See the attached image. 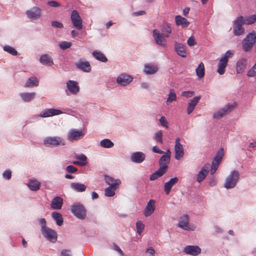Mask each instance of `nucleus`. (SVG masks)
<instances>
[{
	"label": "nucleus",
	"instance_id": "obj_1",
	"mask_svg": "<svg viewBox=\"0 0 256 256\" xmlns=\"http://www.w3.org/2000/svg\"><path fill=\"white\" fill-rule=\"evenodd\" d=\"M240 174L238 170H232L226 176L224 183V186L227 190L234 188L240 179Z\"/></svg>",
	"mask_w": 256,
	"mask_h": 256
},
{
	"label": "nucleus",
	"instance_id": "obj_2",
	"mask_svg": "<svg viewBox=\"0 0 256 256\" xmlns=\"http://www.w3.org/2000/svg\"><path fill=\"white\" fill-rule=\"evenodd\" d=\"M256 40V34L255 32L253 31L249 33L244 38L242 42V48L246 52L250 51L255 43Z\"/></svg>",
	"mask_w": 256,
	"mask_h": 256
},
{
	"label": "nucleus",
	"instance_id": "obj_3",
	"mask_svg": "<svg viewBox=\"0 0 256 256\" xmlns=\"http://www.w3.org/2000/svg\"><path fill=\"white\" fill-rule=\"evenodd\" d=\"M71 212L79 219H84L86 216V210L80 203L74 204L71 206Z\"/></svg>",
	"mask_w": 256,
	"mask_h": 256
},
{
	"label": "nucleus",
	"instance_id": "obj_4",
	"mask_svg": "<svg viewBox=\"0 0 256 256\" xmlns=\"http://www.w3.org/2000/svg\"><path fill=\"white\" fill-rule=\"evenodd\" d=\"M44 144L46 146H64L66 144V142L60 136H47L44 139Z\"/></svg>",
	"mask_w": 256,
	"mask_h": 256
},
{
	"label": "nucleus",
	"instance_id": "obj_5",
	"mask_svg": "<svg viewBox=\"0 0 256 256\" xmlns=\"http://www.w3.org/2000/svg\"><path fill=\"white\" fill-rule=\"evenodd\" d=\"M178 226L188 231H194L196 229L195 226L190 225L189 222V217L187 214H184L180 218Z\"/></svg>",
	"mask_w": 256,
	"mask_h": 256
},
{
	"label": "nucleus",
	"instance_id": "obj_6",
	"mask_svg": "<svg viewBox=\"0 0 256 256\" xmlns=\"http://www.w3.org/2000/svg\"><path fill=\"white\" fill-rule=\"evenodd\" d=\"M86 134L84 130L70 129L67 134V138L70 141L78 140L84 138Z\"/></svg>",
	"mask_w": 256,
	"mask_h": 256
},
{
	"label": "nucleus",
	"instance_id": "obj_7",
	"mask_svg": "<svg viewBox=\"0 0 256 256\" xmlns=\"http://www.w3.org/2000/svg\"><path fill=\"white\" fill-rule=\"evenodd\" d=\"M244 24V18L242 16H238L234 21L233 32L236 36L244 34V29L242 25Z\"/></svg>",
	"mask_w": 256,
	"mask_h": 256
},
{
	"label": "nucleus",
	"instance_id": "obj_8",
	"mask_svg": "<svg viewBox=\"0 0 256 256\" xmlns=\"http://www.w3.org/2000/svg\"><path fill=\"white\" fill-rule=\"evenodd\" d=\"M152 36L156 44L162 48L166 46L167 40L165 36L161 34L159 30L154 29L152 30Z\"/></svg>",
	"mask_w": 256,
	"mask_h": 256
},
{
	"label": "nucleus",
	"instance_id": "obj_9",
	"mask_svg": "<svg viewBox=\"0 0 256 256\" xmlns=\"http://www.w3.org/2000/svg\"><path fill=\"white\" fill-rule=\"evenodd\" d=\"M70 20L73 26L78 30H80L83 28L82 20L78 12L76 10H73L70 14Z\"/></svg>",
	"mask_w": 256,
	"mask_h": 256
},
{
	"label": "nucleus",
	"instance_id": "obj_10",
	"mask_svg": "<svg viewBox=\"0 0 256 256\" xmlns=\"http://www.w3.org/2000/svg\"><path fill=\"white\" fill-rule=\"evenodd\" d=\"M133 78L127 74L122 73L116 78V81L118 84L121 86H126L129 85L132 81Z\"/></svg>",
	"mask_w": 256,
	"mask_h": 256
},
{
	"label": "nucleus",
	"instance_id": "obj_11",
	"mask_svg": "<svg viewBox=\"0 0 256 256\" xmlns=\"http://www.w3.org/2000/svg\"><path fill=\"white\" fill-rule=\"evenodd\" d=\"M42 10L37 6H34L27 10L26 14L31 20L39 19L41 16Z\"/></svg>",
	"mask_w": 256,
	"mask_h": 256
},
{
	"label": "nucleus",
	"instance_id": "obj_12",
	"mask_svg": "<svg viewBox=\"0 0 256 256\" xmlns=\"http://www.w3.org/2000/svg\"><path fill=\"white\" fill-rule=\"evenodd\" d=\"M180 138H176L175 140L174 158L177 160H180L184 154V150L182 144L180 143Z\"/></svg>",
	"mask_w": 256,
	"mask_h": 256
},
{
	"label": "nucleus",
	"instance_id": "obj_13",
	"mask_svg": "<svg viewBox=\"0 0 256 256\" xmlns=\"http://www.w3.org/2000/svg\"><path fill=\"white\" fill-rule=\"evenodd\" d=\"M248 64V60L246 58H242L238 60L236 64V72L237 74L243 73L246 70Z\"/></svg>",
	"mask_w": 256,
	"mask_h": 256
},
{
	"label": "nucleus",
	"instance_id": "obj_14",
	"mask_svg": "<svg viewBox=\"0 0 256 256\" xmlns=\"http://www.w3.org/2000/svg\"><path fill=\"white\" fill-rule=\"evenodd\" d=\"M41 232L44 237L48 240L52 242H54L56 241L57 234L54 230L50 228H48Z\"/></svg>",
	"mask_w": 256,
	"mask_h": 256
},
{
	"label": "nucleus",
	"instance_id": "obj_15",
	"mask_svg": "<svg viewBox=\"0 0 256 256\" xmlns=\"http://www.w3.org/2000/svg\"><path fill=\"white\" fill-rule=\"evenodd\" d=\"M66 86L68 90L72 94H77L80 91L78 83L76 80H68L66 82Z\"/></svg>",
	"mask_w": 256,
	"mask_h": 256
},
{
	"label": "nucleus",
	"instance_id": "obj_16",
	"mask_svg": "<svg viewBox=\"0 0 256 256\" xmlns=\"http://www.w3.org/2000/svg\"><path fill=\"white\" fill-rule=\"evenodd\" d=\"M156 201L153 199L150 200L146 204L144 210V215L146 217L151 216L156 210Z\"/></svg>",
	"mask_w": 256,
	"mask_h": 256
},
{
	"label": "nucleus",
	"instance_id": "obj_17",
	"mask_svg": "<svg viewBox=\"0 0 256 256\" xmlns=\"http://www.w3.org/2000/svg\"><path fill=\"white\" fill-rule=\"evenodd\" d=\"M77 68L84 72H89L91 71V66L90 62L84 59H80L75 64Z\"/></svg>",
	"mask_w": 256,
	"mask_h": 256
},
{
	"label": "nucleus",
	"instance_id": "obj_18",
	"mask_svg": "<svg viewBox=\"0 0 256 256\" xmlns=\"http://www.w3.org/2000/svg\"><path fill=\"white\" fill-rule=\"evenodd\" d=\"M210 165L209 164H206L202 168L196 176V181L200 183L203 181L209 172Z\"/></svg>",
	"mask_w": 256,
	"mask_h": 256
},
{
	"label": "nucleus",
	"instance_id": "obj_19",
	"mask_svg": "<svg viewBox=\"0 0 256 256\" xmlns=\"http://www.w3.org/2000/svg\"><path fill=\"white\" fill-rule=\"evenodd\" d=\"M170 150H168L162 156L159 160L160 168H164L166 171L168 168V164L170 162Z\"/></svg>",
	"mask_w": 256,
	"mask_h": 256
},
{
	"label": "nucleus",
	"instance_id": "obj_20",
	"mask_svg": "<svg viewBox=\"0 0 256 256\" xmlns=\"http://www.w3.org/2000/svg\"><path fill=\"white\" fill-rule=\"evenodd\" d=\"M184 252L186 254L197 256L201 252V249L197 246H187L184 248Z\"/></svg>",
	"mask_w": 256,
	"mask_h": 256
},
{
	"label": "nucleus",
	"instance_id": "obj_21",
	"mask_svg": "<svg viewBox=\"0 0 256 256\" xmlns=\"http://www.w3.org/2000/svg\"><path fill=\"white\" fill-rule=\"evenodd\" d=\"M145 154L141 152H136L132 154L130 156V160L134 162L140 164L145 159Z\"/></svg>",
	"mask_w": 256,
	"mask_h": 256
},
{
	"label": "nucleus",
	"instance_id": "obj_22",
	"mask_svg": "<svg viewBox=\"0 0 256 256\" xmlns=\"http://www.w3.org/2000/svg\"><path fill=\"white\" fill-rule=\"evenodd\" d=\"M178 181L177 177L171 178L168 182L164 184V191L166 194H168L171 190L172 187L176 184Z\"/></svg>",
	"mask_w": 256,
	"mask_h": 256
},
{
	"label": "nucleus",
	"instance_id": "obj_23",
	"mask_svg": "<svg viewBox=\"0 0 256 256\" xmlns=\"http://www.w3.org/2000/svg\"><path fill=\"white\" fill-rule=\"evenodd\" d=\"M174 50L179 56L182 58H186V52L184 44L176 42H175Z\"/></svg>",
	"mask_w": 256,
	"mask_h": 256
},
{
	"label": "nucleus",
	"instance_id": "obj_24",
	"mask_svg": "<svg viewBox=\"0 0 256 256\" xmlns=\"http://www.w3.org/2000/svg\"><path fill=\"white\" fill-rule=\"evenodd\" d=\"M36 94L35 92H24L20 94V96L24 102H30L33 100Z\"/></svg>",
	"mask_w": 256,
	"mask_h": 256
},
{
	"label": "nucleus",
	"instance_id": "obj_25",
	"mask_svg": "<svg viewBox=\"0 0 256 256\" xmlns=\"http://www.w3.org/2000/svg\"><path fill=\"white\" fill-rule=\"evenodd\" d=\"M200 96H198L194 97L192 99L190 100L188 104V108H187V113L190 114L192 112L194 109L196 105L198 102L200 100Z\"/></svg>",
	"mask_w": 256,
	"mask_h": 256
},
{
	"label": "nucleus",
	"instance_id": "obj_26",
	"mask_svg": "<svg viewBox=\"0 0 256 256\" xmlns=\"http://www.w3.org/2000/svg\"><path fill=\"white\" fill-rule=\"evenodd\" d=\"M27 186L31 190L37 191L40 188V182L35 178H32L28 180Z\"/></svg>",
	"mask_w": 256,
	"mask_h": 256
},
{
	"label": "nucleus",
	"instance_id": "obj_27",
	"mask_svg": "<svg viewBox=\"0 0 256 256\" xmlns=\"http://www.w3.org/2000/svg\"><path fill=\"white\" fill-rule=\"evenodd\" d=\"M40 62L46 66H51L54 64L52 58L48 54H42L40 58Z\"/></svg>",
	"mask_w": 256,
	"mask_h": 256
},
{
	"label": "nucleus",
	"instance_id": "obj_28",
	"mask_svg": "<svg viewBox=\"0 0 256 256\" xmlns=\"http://www.w3.org/2000/svg\"><path fill=\"white\" fill-rule=\"evenodd\" d=\"M175 22L177 26H180L183 28L188 27L190 24V22L186 18L180 15L176 16Z\"/></svg>",
	"mask_w": 256,
	"mask_h": 256
},
{
	"label": "nucleus",
	"instance_id": "obj_29",
	"mask_svg": "<svg viewBox=\"0 0 256 256\" xmlns=\"http://www.w3.org/2000/svg\"><path fill=\"white\" fill-rule=\"evenodd\" d=\"M62 198L59 196L55 197L51 202V208L53 209L60 210L62 208Z\"/></svg>",
	"mask_w": 256,
	"mask_h": 256
},
{
	"label": "nucleus",
	"instance_id": "obj_30",
	"mask_svg": "<svg viewBox=\"0 0 256 256\" xmlns=\"http://www.w3.org/2000/svg\"><path fill=\"white\" fill-rule=\"evenodd\" d=\"M158 70L156 65L152 64H146L144 66V72L148 74H152L156 73Z\"/></svg>",
	"mask_w": 256,
	"mask_h": 256
},
{
	"label": "nucleus",
	"instance_id": "obj_31",
	"mask_svg": "<svg viewBox=\"0 0 256 256\" xmlns=\"http://www.w3.org/2000/svg\"><path fill=\"white\" fill-rule=\"evenodd\" d=\"M76 158L79 160L78 161H74L72 164L80 166H84L87 164V158L84 154H77L75 156Z\"/></svg>",
	"mask_w": 256,
	"mask_h": 256
},
{
	"label": "nucleus",
	"instance_id": "obj_32",
	"mask_svg": "<svg viewBox=\"0 0 256 256\" xmlns=\"http://www.w3.org/2000/svg\"><path fill=\"white\" fill-rule=\"evenodd\" d=\"M106 183L110 185V186H118L121 184V181L120 179H114L113 178L106 176L104 177Z\"/></svg>",
	"mask_w": 256,
	"mask_h": 256
},
{
	"label": "nucleus",
	"instance_id": "obj_33",
	"mask_svg": "<svg viewBox=\"0 0 256 256\" xmlns=\"http://www.w3.org/2000/svg\"><path fill=\"white\" fill-rule=\"evenodd\" d=\"M70 188L72 190L76 192H83L86 190V186L82 184L72 182L70 184Z\"/></svg>",
	"mask_w": 256,
	"mask_h": 256
},
{
	"label": "nucleus",
	"instance_id": "obj_34",
	"mask_svg": "<svg viewBox=\"0 0 256 256\" xmlns=\"http://www.w3.org/2000/svg\"><path fill=\"white\" fill-rule=\"evenodd\" d=\"M228 66V62L222 60H219L218 64V68L216 70V72L220 75H222L224 74L226 72V68Z\"/></svg>",
	"mask_w": 256,
	"mask_h": 256
},
{
	"label": "nucleus",
	"instance_id": "obj_35",
	"mask_svg": "<svg viewBox=\"0 0 256 256\" xmlns=\"http://www.w3.org/2000/svg\"><path fill=\"white\" fill-rule=\"evenodd\" d=\"M38 85V80L34 76L29 78L24 84L26 88H32Z\"/></svg>",
	"mask_w": 256,
	"mask_h": 256
},
{
	"label": "nucleus",
	"instance_id": "obj_36",
	"mask_svg": "<svg viewBox=\"0 0 256 256\" xmlns=\"http://www.w3.org/2000/svg\"><path fill=\"white\" fill-rule=\"evenodd\" d=\"M166 171L164 170V168H160L152 173L150 176V180H154L158 179V178L162 176L164 174L166 173Z\"/></svg>",
	"mask_w": 256,
	"mask_h": 256
},
{
	"label": "nucleus",
	"instance_id": "obj_37",
	"mask_svg": "<svg viewBox=\"0 0 256 256\" xmlns=\"http://www.w3.org/2000/svg\"><path fill=\"white\" fill-rule=\"evenodd\" d=\"M92 55L96 59L102 62H106L108 61L106 57L100 51H94Z\"/></svg>",
	"mask_w": 256,
	"mask_h": 256
},
{
	"label": "nucleus",
	"instance_id": "obj_38",
	"mask_svg": "<svg viewBox=\"0 0 256 256\" xmlns=\"http://www.w3.org/2000/svg\"><path fill=\"white\" fill-rule=\"evenodd\" d=\"M196 74L199 78H203L205 74L204 66L203 62H201L196 70Z\"/></svg>",
	"mask_w": 256,
	"mask_h": 256
},
{
	"label": "nucleus",
	"instance_id": "obj_39",
	"mask_svg": "<svg viewBox=\"0 0 256 256\" xmlns=\"http://www.w3.org/2000/svg\"><path fill=\"white\" fill-rule=\"evenodd\" d=\"M230 111V110L228 108L220 109L214 114L213 117L215 118H220L228 114Z\"/></svg>",
	"mask_w": 256,
	"mask_h": 256
},
{
	"label": "nucleus",
	"instance_id": "obj_40",
	"mask_svg": "<svg viewBox=\"0 0 256 256\" xmlns=\"http://www.w3.org/2000/svg\"><path fill=\"white\" fill-rule=\"evenodd\" d=\"M52 216L56 222L57 225L60 226L63 223V218L61 214L58 212H53L52 213Z\"/></svg>",
	"mask_w": 256,
	"mask_h": 256
},
{
	"label": "nucleus",
	"instance_id": "obj_41",
	"mask_svg": "<svg viewBox=\"0 0 256 256\" xmlns=\"http://www.w3.org/2000/svg\"><path fill=\"white\" fill-rule=\"evenodd\" d=\"M100 146L104 148H109L114 146V142L108 138H104L100 142Z\"/></svg>",
	"mask_w": 256,
	"mask_h": 256
},
{
	"label": "nucleus",
	"instance_id": "obj_42",
	"mask_svg": "<svg viewBox=\"0 0 256 256\" xmlns=\"http://www.w3.org/2000/svg\"><path fill=\"white\" fill-rule=\"evenodd\" d=\"M176 100V95L174 89H170L167 98L166 103L167 105L170 104L174 101Z\"/></svg>",
	"mask_w": 256,
	"mask_h": 256
},
{
	"label": "nucleus",
	"instance_id": "obj_43",
	"mask_svg": "<svg viewBox=\"0 0 256 256\" xmlns=\"http://www.w3.org/2000/svg\"><path fill=\"white\" fill-rule=\"evenodd\" d=\"M118 186H109L105 189L104 194L107 197H112L115 194V190Z\"/></svg>",
	"mask_w": 256,
	"mask_h": 256
},
{
	"label": "nucleus",
	"instance_id": "obj_44",
	"mask_svg": "<svg viewBox=\"0 0 256 256\" xmlns=\"http://www.w3.org/2000/svg\"><path fill=\"white\" fill-rule=\"evenodd\" d=\"M224 155V151L223 148H220L219 151L216 153L214 159V161L220 164L223 156Z\"/></svg>",
	"mask_w": 256,
	"mask_h": 256
},
{
	"label": "nucleus",
	"instance_id": "obj_45",
	"mask_svg": "<svg viewBox=\"0 0 256 256\" xmlns=\"http://www.w3.org/2000/svg\"><path fill=\"white\" fill-rule=\"evenodd\" d=\"M234 54V51L232 50H227L224 56L220 59L226 62H228V58L232 56Z\"/></svg>",
	"mask_w": 256,
	"mask_h": 256
},
{
	"label": "nucleus",
	"instance_id": "obj_46",
	"mask_svg": "<svg viewBox=\"0 0 256 256\" xmlns=\"http://www.w3.org/2000/svg\"><path fill=\"white\" fill-rule=\"evenodd\" d=\"M244 24H250L256 22V14L250 16L246 18L244 20Z\"/></svg>",
	"mask_w": 256,
	"mask_h": 256
},
{
	"label": "nucleus",
	"instance_id": "obj_47",
	"mask_svg": "<svg viewBox=\"0 0 256 256\" xmlns=\"http://www.w3.org/2000/svg\"><path fill=\"white\" fill-rule=\"evenodd\" d=\"M144 227L145 226L142 221L138 220L136 222V232L139 234H140L142 232Z\"/></svg>",
	"mask_w": 256,
	"mask_h": 256
},
{
	"label": "nucleus",
	"instance_id": "obj_48",
	"mask_svg": "<svg viewBox=\"0 0 256 256\" xmlns=\"http://www.w3.org/2000/svg\"><path fill=\"white\" fill-rule=\"evenodd\" d=\"M154 139L160 144H162L163 143L162 133V130H158L154 134Z\"/></svg>",
	"mask_w": 256,
	"mask_h": 256
},
{
	"label": "nucleus",
	"instance_id": "obj_49",
	"mask_svg": "<svg viewBox=\"0 0 256 256\" xmlns=\"http://www.w3.org/2000/svg\"><path fill=\"white\" fill-rule=\"evenodd\" d=\"M37 117H42V118H47L50 117L51 116V110L50 108H46Z\"/></svg>",
	"mask_w": 256,
	"mask_h": 256
},
{
	"label": "nucleus",
	"instance_id": "obj_50",
	"mask_svg": "<svg viewBox=\"0 0 256 256\" xmlns=\"http://www.w3.org/2000/svg\"><path fill=\"white\" fill-rule=\"evenodd\" d=\"M4 50L12 56H16L18 54V52L14 48L9 46H4Z\"/></svg>",
	"mask_w": 256,
	"mask_h": 256
},
{
	"label": "nucleus",
	"instance_id": "obj_51",
	"mask_svg": "<svg viewBox=\"0 0 256 256\" xmlns=\"http://www.w3.org/2000/svg\"><path fill=\"white\" fill-rule=\"evenodd\" d=\"M59 47L63 50L68 49L72 46V43L70 42L62 41L58 44Z\"/></svg>",
	"mask_w": 256,
	"mask_h": 256
},
{
	"label": "nucleus",
	"instance_id": "obj_52",
	"mask_svg": "<svg viewBox=\"0 0 256 256\" xmlns=\"http://www.w3.org/2000/svg\"><path fill=\"white\" fill-rule=\"evenodd\" d=\"M246 76L248 77H254L256 76V64H255L247 72Z\"/></svg>",
	"mask_w": 256,
	"mask_h": 256
},
{
	"label": "nucleus",
	"instance_id": "obj_53",
	"mask_svg": "<svg viewBox=\"0 0 256 256\" xmlns=\"http://www.w3.org/2000/svg\"><path fill=\"white\" fill-rule=\"evenodd\" d=\"M163 34L165 36L166 38L168 37L172 32V28H170V24H168L166 26H164L162 30Z\"/></svg>",
	"mask_w": 256,
	"mask_h": 256
},
{
	"label": "nucleus",
	"instance_id": "obj_54",
	"mask_svg": "<svg viewBox=\"0 0 256 256\" xmlns=\"http://www.w3.org/2000/svg\"><path fill=\"white\" fill-rule=\"evenodd\" d=\"M219 164L220 163L214 162V160L212 161L210 170V174L212 175L216 172V170H217Z\"/></svg>",
	"mask_w": 256,
	"mask_h": 256
},
{
	"label": "nucleus",
	"instance_id": "obj_55",
	"mask_svg": "<svg viewBox=\"0 0 256 256\" xmlns=\"http://www.w3.org/2000/svg\"><path fill=\"white\" fill-rule=\"evenodd\" d=\"M159 122L160 124V125L166 128H168V122L166 120V118L164 116H162L159 119Z\"/></svg>",
	"mask_w": 256,
	"mask_h": 256
},
{
	"label": "nucleus",
	"instance_id": "obj_56",
	"mask_svg": "<svg viewBox=\"0 0 256 256\" xmlns=\"http://www.w3.org/2000/svg\"><path fill=\"white\" fill-rule=\"evenodd\" d=\"M51 110V116H54L59 115L62 114H67V112H62V110L54 108H50Z\"/></svg>",
	"mask_w": 256,
	"mask_h": 256
},
{
	"label": "nucleus",
	"instance_id": "obj_57",
	"mask_svg": "<svg viewBox=\"0 0 256 256\" xmlns=\"http://www.w3.org/2000/svg\"><path fill=\"white\" fill-rule=\"evenodd\" d=\"M195 94V92L194 91H185L182 93V96L186 98H190Z\"/></svg>",
	"mask_w": 256,
	"mask_h": 256
},
{
	"label": "nucleus",
	"instance_id": "obj_58",
	"mask_svg": "<svg viewBox=\"0 0 256 256\" xmlns=\"http://www.w3.org/2000/svg\"><path fill=\"white\" fill-rule=\"evenodd\" d=\"M12 172L10 170H6L2 173V176L4 179L9 180L11 178Z\"/></svg>",
	"mask_w": 256,
	"mask_h": 256
},
{
	"label": "nucleus",
	"instance_id": "obj_59",
	"mask_svg": "<svg viewBox=\"0 0 256 256\" xmlns=\"http://www.w3.org/2000/svg\"><path fill=\"white\" fill-rule=\"evenodd\" d=\"M51 25L52 26L56 28H62L64 26L63 24L58 21H52L51 22Z\"/></svg>",
	"mask_w": 256,
	"mask_h": 256
},
{
	"label": "nucleus",
	"instance_id": "obj_60",
	"mask_svg": "<svg viewBox=\"0 0 256 256\" xmlns=\"http://www.w3.org/2000/svg\"><path fill=\"white\" fill-rule=\"evenodd\" d=\"M66 170L68 173H74L78 170V169L72 165H69L66 167Z\"/></svg>",
	"mask_w": 256,
	"mask_h": 256
},
{
	"label": "nucleus",
	"instance_id": "obj_61",
	"mask_svg": "<svg viewBox=\"0 0 256 256\" xmlns=\"http://www.w3.org/2000/svg\"><path fill=\"white\" fill-rule=\"evenodd\" d=\"M39 222L41 226V231L48 228L46 226V221L44 218H40Z\"/></svg>",
	"mask_w": 256,
	"mask_h": 256
},
{
	"label": "nucleus",
	"instance_id": "obj_62",
	"mask_svg": "<svg viewBox=\"0 0 256 256\" xmlns=\"http://www.w3.org/2000/svg\"><path fill=\"white\" fill-rule=\"evenodd\" d=\"M187 44L190 46H194L196 44L194 38L192 36L190 37L187 40Z\"/></svg>",
	"mask_w": 256,
	"mask_h": 256
},
{
	"label": "nucleus",
	"instance_id": "obj_63",
	"mask_svg": "<svg viewBox=\"0 0 256 256\" xmlns=\"http://www.w3.org/2000/svg\"><path fill=\"white\" fill-rule=\"evenodd\" d=\"M152 150L153 152H154L155 153H158V154H162L164 153V151L160 150L156 146H155L152 147Z\"/></svg>",
	"mask_w": 256,
	"mask_h": 256
},
{
	"label": "nucleus",
	"instance_id": "obj_64",
	"mask_svg": "<svg viewBox=\"0 0 256 256\" xmlns=\"http://www.w3.org/2000/svg\"><path fill=\"white\" fill-rule=\"evenodd\" d=\"M61 256H72L70 251L67 250H64L61 252Z\"/></svg>",
	"mask_w": 256,
	"mask_h": 256
}]
</instances>
